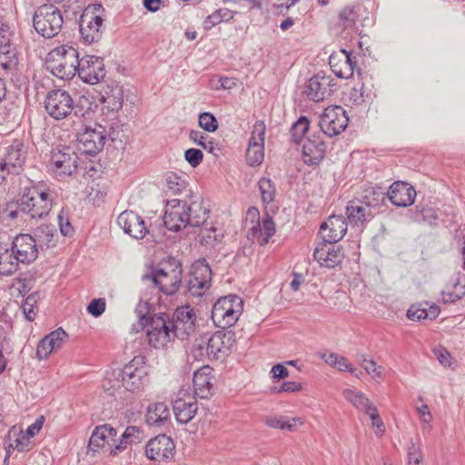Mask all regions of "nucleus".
<instances>
[{"instance_id": "nucleus-62", "label": "nucleus", "mask_w": 465, "mask_h": 465, "mask_svg": "<svg viewBox=\"0 0 465 465\" xmlns=\"http://www.w3.org/2000/svg\"><path fill=\"white\" fill-rule=\"evenodd\" d=\"M407 316L411 321H421L428 319V309L421 305H412L407 312Z\"/></svg>"}, {"instance_id": "nucleus-43", "label": "nucleus", "mask_w": 465, "mask_h": 465, "mask_svg": "<svg viewBox=\"0 0 465 465\" xmlns=\"http://www.w3.org/2000/svg\"><path fill=\"white\" fill-rule=\"evenodd\" d=\"M141 430L136 426H128L120 438H117L115 449L119 452L124 450L127 446L133 442L139 440Z\"/></svg>"}, {"instance_id": "nucleus-8", "label": "nucleus", "mask_w": 465, "mask_h": 465, "mask_svg": "<svg viewBox=\"0 0 465 465\" xmlns=\"http://www.w3.org/2000/svg\"><path fill=\"white\" fill-rule=\"evenodd\" d=\"M114 376L126 391L133 393L143 391L148 382L147 371L141 357H134L123 369L114 371Z\"/></svg>"}, {"instance_id": "nucleus-40", "label": "nucleus", "mask_w": 465, "mask_h": 465, "mask_svg": "<svg viewBox=\"0 0 465 465\" xmlns=\"http://www.w3.org/2000/svg\"><path fill=\"white\" fill-rule=\"evenodd\" d=\"M264 423L271 428L292 431L297 427L298 423L302 424L303 421L300 418H287L273 415L266 417Z\"/></svg>"}, {"instance_id": "nucleus-57", "label": "nucleus", "mask_w": 465, "mask_h": 465, "mask_svg": "<svg viewBox=\"0 0 465 465\" xmlns=\"http://www.w3.org/2000/svg\"><path fill=\"white\" fill-rule=\"evenodd\" d=\"M408 458L409 465H420L422 460L420 446L418 442H415L413 440H410V444L408 447Z\"/></svg>"}, {"instance_id": "nucleus-7", "label": "nucleus", "mask_w": 465, "mask_h": 465, "mask_svg": "<svg viewBox=\"0 0 465 465\" xmlns=\"http://www.w3.org/2000/svg\"><path fill=\"white\" fill-rule=\"evenodd\" d=\"M243 302L237 295L220 298L212 310V320L215 325L225 329L236 323L242 312Z\"/></svg>"}, {"instance_id": "nucleus-59", "label": "nucleus", "mask_w": 465, "mask_h": 465, "mask_svg": "<svg viewBox=\"0 0 465 465\" xmlns=\"http://www.w3.org/2000/svg\"><path fill=\"white\" fill-rule=\"evenodd\" d=\"M366 414L371 420V425L375 430V434L377 436H381L385 431V425L380 417L376 406L371 409Z\"/></svg>"}, {"instance_id": "nucleus-46", "label": "nucleus", "mask_w": 465, "mask_h": 465, "mask_svg": "<svg viewBox=\"0 0 465 465\" xmlns=\"http://www.w3.org/2000/svg\"><path fill=\"white\" fill-rule=\"evenodd\" d=\"M258 186L263 203L269 204L275 199L276 189L273 182L266 177L260 179Z\"/></svg>"}, {"instance_id": "nucleus-24", "label": "nucleus", "mask_w": 465, "mask_h": 465, "mask_svg": "<svg viewBox=\"0 0 465 465\" xmlns=\"http://www.w3.org/2000/svg\"><path fill=\"white\" fill-rule=\"evenodd\" d=\"M117 223L126 234L134 239H143L148 232L143 219L133 211L120 213Z\"/></svg>"}, {"instance_id": "nucleus-21", "label": "nucleus", "mask_w": 465, "mask_h": 465, "mask_svg": "<svg viewBox=\"0 0 465 465\" xmlns=\"http://www.w3.org/2000/svg\"><path fill=\"white\" fill-rule=\"evenodd\" d=\"M331 82L332 80L330 77L320 73L316 74L308 80L303 93L311 101L322 102L333 93Z\"/></svg>"}, {"instance_id": "nucleus-27", "label": "nucleus", "mask_w": 465, "mask_h": 465, "mask_svg": "<svg viewBox=\"0 0 465 465\" xmlns=\"http://www.w3.org/2000/svg\"><path fill=\"white\" fill-rule=\"evenodd\" d=\"M313 257L321 266L334 268L341 262L343 253L340 246L324 242L314 250Z\"/></svg>"}, {"instance_id": "nucleus-37", "label": "nucleus", "mask_w": 465, "mask_h": 465, "mask_svg": "<svg viewBox=\"0 0 465 465\" xmlns=\"http://www.w3.org/2000/svg\"><path fill=\"white\" fill-rule=\"evenodd\" d=\"M40 247H54L56 245L58 235L54 225L42 224L35 231V237Z\"/></svg>"}, {"instance_id": "nucleus-38", "label": "nucleus", "mask_w": 465, "mask_h": 465, "mask_svg": "<svg viewBox=\"0 0 465 465\" xmlns=\"http://www.w3.org/2000/svg\"><path fill=\"white\" fill-rule=\"evenodd\" d=\"M186 212L189 218L188 223L191 226H200L207 219L208 209L203 206L202 200L193 201L190 204H187Z\"/></svg>"}, {"instance_id": "nucleus-64", "label": "nucleus", "mask_w": 465, "mask_h": 465, "mask_svg": "<svg viewBox=\"0 0 465 465\" xmlns=\"http://www.w3.org/2000/svg\"><path fill=\"white\" fill-rule=\"evenodd\" d=\"M57 220L61 234L66 237L73 236L74 232V227L69 222V219L64 215L63 212L58 214Z\"/></svg>"}, {"instance_id": "nucleus-45", "label": "nucleus", "mask_w": 465, "mask_h": 465, "mask_svg": "<svg viewBox=\"0 0 465 465\" xmlns=\"http://www.w3.org/2000/svg\"><path fill=\"white\" fill-rule=\"evenodd\" d=\"M358 18L359 14L357 8L345 6L339 14V24L344 29H353Z\"/></svg>"}, {"instance_id": "nucleus-5", "label": "nucleus", "mask_w": 465, "mask_h": 465, "mask_svg": "<svg viewBox=\"0 0 465 465\" xmlns=\"http://www.w3.org/2000/svg\"><path fill=\"white\" fill-rule=\"evenodd\" d=\"M141 324H146V341L154 349H165L173 341L169 316L165 313L153 314L150 319L140 317Z\"/></svg>"}, {"instance_id": "nucleus-17", "label": "nucleus", "mask_w": 465, "mask_h": 465, "mask_svg": "<svg viewBox=\"0 0 465 465\" xmlns=\"http://www.w3.org/2000/svg\"><path fill=\"white\" fill-rule=\"evenodd\" d=\"M117 444V430L110 424H104L95 427L89 440V450L98 451L108 447L113 456L118 454L119 450L115 449Z\"/></svg>"}, {"instance_id": "nucleus-10", "label": "nucleus", "mask_w": 465, "mask_h": 465, "mask_svg": "<svg viewBox=\"0 0 465 465\" xmlns=\"http://www.w3.org/2000/svg\"><path fill=\"white\" fill-rule=\"evenodd\" d=\"M45 109L53 119L64 120L73 114L74 101L69 92L64 89H53L45 96Z\"/></svg>"}, {"instance_id": "nucleus-2", "label": "nucleus", "mask_w": 465, "mask_h": 465, "mask_svg": "<svg viewBox=\"0 0 465 465\" xmlns=\"http://www.w3.org/2000/svg\"><path fill=\"white\" fill-rule=\"evenodd\" d=\"M78 51L67 45L54 48L46 58V68L55 77L62 80H70L77 73L79 67Z\"/></svg>"}, {"instance_id": "nucleus-13", "label": "nucleus", "mask_w": 465, "mask_h": 465, "mask_svg": "<svg viewBox=\"0 0 465 465\" xmlns=\"http://www.w3.org/2000/svg\"><path fill=\"white\" fill-rule=\"evenodd\" d=\"M195 320V312L190 306L177 308L173 318H169L170 328L174 338L183 341L194 333Z\"/></svg>"}, {"instance_id": "nucleus-20", "label": "nucleus", "mask_w": 465, "mask_h": 465, "mask_svg": "<svg viewBox=\"0 0 465 465\" xmlns=\"http://www.w3.org/2000/svg\"><path fill=\"white\" fill-rule=\"evenodd\" d=\"M444 303H454L465 296V274L460 272H451L445 276L440 292Z\"/></svg>"}, {"instance_id": "nucleus-39", "label": "nucleus", "mask_w": 465, "mask_h": 465, "mask_svg": "<svg viewBox=\"0 0 465 465\" xmlns=\"http://www.w3.org/2000/svg\"><path fill=\"white\" fill-rule=\"evenodd\" d=\"M342 395L360 411L367 413L375 406L361 391L346 389L343 391Z\"/></svg>"}, {"instance_id": "nucleus-54", "label": "nucleus", "mask_w": 465, "mask_h": 465, "mask_svg": "<svg viewBox=\"0 0 465 465\" xmlns=\"http://www.w3.org/2000/svg\"><path fill=\"white\" fill-rule=\"evenodd\" d=\"M190 139L209 153H214L216 144L212 140H209L208 137L203 135V134L201 132L191 131Z\"/></svg>"}, {"instance_id": "nucleus-55", "label": "nucleus", "mask_w": 465, "mask_h": 465, "mask_svg": "<svg viewBox=\"0 0 465 465\" xmlns=\"http://www.w3.org/2000/svg\"><path fill=\"white\" fill-rule=\"evenodd\" d=\"M9 438L12 439V437H15L14 443H11V446L16 448L18 451H24L26 450L28 443H29V438L22 431H17L15 428L12 429L9 431Z\"/></svg>"}, {"instance_id": "nucleus-28", "label": "nucleus", "mask_w": 465, "mask_h": 465, "mask_svg": "<svg viewBox=\"0 0 465 465\" xmlns=\"http://www.w3.org/2000/svg\"><path fill=\"white\" fill-rule=\"evenodd\" d=\"M275 233V224L269 214H265L262 223L260 222L252 223L248 229L247 238L252 242H257L260 245H265L270 238Z\"/></svg>"}, {"instance_id": "nucleus-53", "label": "nucleus", "mask_w": 465, "mask_h": 465, "mask_svg": "<svg viewBox=\"0 0 465 465\" xmlns=\"http://www.w3.org/2000/svg\"><path fill=\"white\" fill-rule=\"evenodd\" d=\"M309 120L306 117H300L292 126L291 135L292 141L299 143L309 129Z\"/></svg>"}, {"instance_id": "nucleus-31", "label": "nucleus", "mask_w": 465, "mask_h": 465, "mask_svg": "<svg viewBox=\"0 0 465 465\" xmlns=\"http://www.w3.org/2000/svg\"><path fill=\"white\" fill-rule=\"evenodd\" d=\"M325 143L319 136L307 138L302 144V159L306 164H318L324 157Z\"/></svg>"}, {"instance_id": "nucleus-58", "label": "nucleus", "mask_w": 465, "mask_h": 465, "mask_svg": "<svg viewBox=\"0 0 465 465\" xmlns=\"http://www.w3.org/2000/svg\"><path fill=\"white\" fill-rule=\"evenodd\" d=\"M23 312L25 318L28 321H34L36 316L37 306H36V298L35 295H29L25 300V302L22 306Z\"/></svg>"}, {"instance_id": "nucleus-22", "label": "nucleus", "mask_w": 465, "mask_h": 465, "mask_svg": "<svg viewBox=\"0 0 465 465\" xmlns=\"http://www.w3.org/2000/svg\"><path fill=\"white\" fill-rule=\"evenodd\" d=\"M14 259L23 263L35 261L38 255L36 240L29 234H20L12 242Z\"/></svg>"}, {"instance_id": "nucleus-33", "label": "nucleus", "mask_w": 465, "mask_h": 465, "mask_svg": "<svg viewBox=\"0 0 465 465\" xmlns=\"http://www.w3.org/2000/svg\"><path fill=\"white\" fill-rule=\"evenodd\" d=\"M348 222L354 226H360L371 221L376 214L373 210L361 202L351 201L346 208Z\"/></svg>"}, {"instance_id": "nucleus-12", "label": "nucleus", "mask_w": 465, "mask_h": 465, "mask_svg": "<svg viewBox=\"0 0 465 465\" xmlns=\"http://www.w3.org/2000/svg\"><path fill=\"white\" fill-rule=\"evenodd\" d=\"M50 166L54 175L57 179L71 176L77 170V153L70 147H64L61 150L53 151Z\"/></svg>"}, {"instance_id": "nucleus-1", "label": "nucleus", "mask_w": 465, "mask_h": 465, "mask_svg": "<svg viewBox=\"0 0 465 465\" xmlns=\"http://www.w3.org/2000/svg\"><path fill=\"white\" fill-rule=\"evenodd\" d=\"M57 198V193L45 185L26 188L18 201L19 212L30 219H41L46 216Z\"/></svg>"}, {"instance_id": "nucleus-16", "label": "nucleus", "mask_w": 465, "mask_h": 465, "mask_svg": "<svg viewBox=\"0 0 465 465\" xmlns=\"http://www.w3.org/2000/svg\"><path fill=\"white\" fill-rule=\"evenodd\" d=\"M174 450V442L165 434H160L150 440L145 448L147 458L158 462H168L173 460Z\"/></svg>"}, {"instance_id": "nucleus-29", "label": "nucleus", "mask_w": 465, "mask_h": 465, "mask_svg": "<svg viewBox=\"0 0 465 465\" xmlns=\"http://www.w3.org/2000/svg\"><path fill=\"white\" fill-rule=\"evenodd\" d=\"M357 64L355 57L351 53L341 50L340 55L330 56V66L336 76L348 79L352 76Z\"/></svg>"}, {"instance_id": "nucleus-42", "label": "nucleus", "mask_w": 465, "mask_h": 465, "mask_svg": "<svg viewBox=\"0 0 465 465\" xmlns=\"http://www.w3.org/2000/svg\"><path fill=\"white\" fill-rule=\"evenodd\" d=\"M234 15L235 12L228 8L217 9L205 18L203 21V27L205 30H211L213 26L221 24L222 22L231 21L233 19Z\"/></svg>"}, {"instance_id": "nucleus-23", "label": "nucleus", "mask_w": 465, "mask_h": 465, "mask_svg": "<svg viewBox=\"0 0 465 465\" xmlns=\"http://www.w3.org/2000/svg\"><path fill=\"white\" fill-rule=\"evenodd\" d=\"M103 22L104 19L90 8L84 12L80 17V33L86 43L92 44L100 39Z\"/></svg>"}, {"instance_id": "nucleus-9", "label": "nucleus", "mask_w": 465, "mask_h": 465, "mask_svg": "<svg viewBox=\"0 0 465 465\" xmlns=\"http://www.w3.org/2000/svg\"><path fill=\"white\" fill-rule=\"evenodd\" d=\"M25 161V149L18 140L9 146L0 148V183L9 174H17Z\"/></svg>"}, {"instance_id": "nucleus-47", "label": "nucleus", "mask_w": 465, "mask_h": 465, "mask_svg": "<svg viewBox=\"0 0 465 465\" xmlns=\"http://www.w3.org/2000/svg\"><path fill=\"white\" fill-rule=\"evenodd\" d=\"M104 104L111 109V111H119L124 103V91L120 87H115L111 90L109 94L104 97Z\"/></svg>"}, {"instance_id": "nucleus-4", "label": "nucleus", "mask_w": 465, "mask_h": 465, "mask_svg": "<svg viewBox=\"0 0 465 465\" xmlns=\"http://www.w3.org/2000/svg\"><path fill=\"white\" fill-rule=\"evenodd\" d=\"M78 124L74 123V131L76 133V141L78 149L84 153L94 155L98 153L104 146L106 141L105 128L96 123L85 124L80 118Z\"/></svg>"}, {"instance_id": "nucleus-61", "label": "nucleus", "mask_w": 465, "mask_h": 465, "mask_svg": "<svg viewBox=\"0 0 465 465\" xmlns=\"http://www.w3.org/2000/svg\"><path fill=\"white\" fill-rule=\"evenodd\" d=\"M417 411L420 415L421 425L424 430L430 431L432 427L430 422L432 420L431 413L427 404H423L420 407H417Z\"/></svg>"}, {"instance_id": "nucleus-25", "label": "nucleus", "mask_w": 465, "mask_h": 465, "mask_svg": "<svg viewBox=\"0 0 465 465\" xmlns=\"http://www.w3.org/2000/svg\"><path fill=\"white\" fill-rule=\"evenodd\" d=\"M386 194L393 205L407 207L414 203L416 191L410 183L398 181L390 186Z\"/></svg>"}, {"instance_id": "nucleus-35", "label": "nucleus", "mask_w": 465, "mask_h": 465, "mask_svg": "<svg viewBox=\"0 0 465 465\" xmlns=\"http://www.w3.org/2000/svg\"><path fill=\"white\" fill-rule=\"evenodd\" d=\"M170 417V411L164 402H156L147 407L145 420L149 425L161 426Z\"/></svg>"}, {"instance_id": "nucleus-44", "label": "nucleus", "mask_w": 465, "mask_h": 465, "mask_svg": "<svg viewBox=\"0 0 465 465\" xmlns=\"http://www.w3.org/2000/svg\"><path fill=\"white\" fill-rule=\"evenodd\" d=\"M199 237L202 245L214 247L216 243L221 242L223 233L222 230H218L213 226L204 227L201 230Z\"/></svg>"}, {"instance_id": "nucleus-48", "label": "nucleus", "mask_w": 465, "mask_h": 465, "mask_svg": "<svg viewBox=\"0 0 465 465\" xmlns=\"http://www.w3.org/2000/svg\"><path fill=\"white\" fill-rule=\"evenodd\" d=\"M191 354L196 361H203L206 357L212 359L209 353L208 346L204 334L197 338L191 349Z\"/></svg>"}, {"instance_id": "nucleus-14", "label": "nucleus", "mask_w": 465, "mask_h": 465, "mask_svg": "<svg viewBox=\"0 0 465 465\" xmlns=\"http://www.w3.org/2000/svg\"><path fill=\"white\" fill-rule=\"evenodd\" d=\"M77 74L80 79L86 84L99 83L106 74L104 59L96 55L83 56L79 61Z\"/></svg>"}, {"instance_id": "nucleus-15", "label": "nucleus", "mask_w": 465, "mask_h": 465, "mask_svg": "<svg viewBox=\"0 0 465 465\" xmlns=\"http://www.w3.org/2000/svg\"><path fill=\"white\" fill-rule=\"evenodd\" d=\"M173 411L179 423L187 424L195 417L198 411L195 396L188 391H179L173 401Z\"/></svg>"}, {"instance_id": "nucleus-34", "label": "nucleus", "mask_w": 465, "mask_h": 465, "mask_svg": "<svg viewBox=\"0 0 465 465\" xmlns=\"http://www.w3.org/2000/svg\"><path fill=\"white\" fill-rule=\"evenodd\" d=\"M208 346L209 353L212 359H218L224 356L229 351L231 336L223 331H216L213 334H204Z\"/></svg>"}, {"instance_id": "nucleus-30", "label": "nucleus", "mask_w": 465, "mask_h": 465, "mask_svg": "<svg viewBox=\"0 0 465 465\" xmlns=\"http://www.w3.org/2000/svg\"><path fill=\"white\" fill-rule=\"evenodd\" d=\"M67 337V333L62 328L50 332L39 341L36 357L39 360L46 359L53 351L60 349L64 345Z\"/></svg>"}, {"instance_id": "nucleus-63", "label": "nucleus", "mask_w": 465, "mask_h": 465, "mask_svg": "<svg viewBox=\"0 0 465 465\" xmlns=\"http://www.w3.org/2000/svg\"><path fill=\"white\" fill-rule=\"evenodd\" d=\"M203 154L201 150L195 148H190L185 151L184 158L190 163L191 166L196 167L203 161Z\"/></svg>"}, {"instance_id": "nucleus-36", "label": "nucleus", "mask_w": 465, "mask_h": 465, "mask_svg": "<svg viewBox=\"0 0 465 465\" xmlns=\"http://www.w3.org/2000/svg\"><path fill=\"white\" fill-rule=\"evenodd\" d=\"M387 194L381 188L370 186L363 189L361 200L359 201L377 213L378 208L385 202Z\"/></svg>"}, {"instance_id": "nucleus-19", "label": "nucleus", "mask_w": 465, "mask_h": 465, "mask_svg": "<svg viewBox=\"0 0 465 465\" xmlns=\"http://www.w3.org/2000/svg\"><path fill=\"white\" fill-rule=\"evenodd\" d=\"M186 209L187 203L181 200L173 199L169 201L163 215L165 227L170 231L177 232L189 225Z\"/></svg>"}, {"instance_id": "nucleus-51", "label": "nucleus", "mask_w": 465, "mask_h": 465, "mask_svg": "<svg viewBox=\"0 0 465 465\" xmlns=\"http://www.w3.org/2000/svg\"><path fill=\"white\" fill-rule=\"evenodd\" d=\"M211 282H203L197 277L190 275L188 280L187 288L188 292L193 296H202L204 292L209 289Z\"/></svg>"}, {"instance_id": "nucleus-56", "label": "nucleus", "mask_w": 465, "mask_h": 465, "mask_svg": "<svg viewBox=\"0 0 465 465\" xmlns=\"http://www.w3.org/2000/svg\"><path fill=\"white\" fill-rule=\"evenodd\" d=\"M199 125L205 131L213 133L218 129V122L213 114L204 112L199 115Z\"/></svg>"}, {"instance_id": "nucleus-32", "label": "nucleus", "mask_w": 465, "mask_h": 465, "mask_svg": "<svg viewBox=\"0 0 465 465\" xmlns=\"http://www.w3.org/2000/svg\"><path fill=\"white\" fill-rule=\"evenodd\" d=\"M213 369L209 366H203L198 369L193 374L194 393L201 399H208L213 394V377L212 376Z\"/></svg>"}, {"instance_id": "nucleus-26", "label": "nucleus", "mask_w": 465, "mask_h": 465, "mask_svg": "<svg viewBox=\"0 0 465 465\" xmlns=\"http://www.w3.org/2000/svg\"><path fill=\"white\" fill-rule=\"evenodd\" d=\"M347 228L348 223L342 215H331L322 223L320 230L323 233V242L336 243L343 238Z\"/></svg>"}, {"instance_id": "nucleus-49", "label": "nucleus", "mask_w": 465, "mask_h": 465, "mask_svg": "<svg viewBox=\"0 0 465 465\" xmlns=\"http://www.w3.org/2000/svg\"><path fill=\"white\" fill-rule=\"evenodd\" d=\"M167 190L173 194H180L185 188V180L176 173H168L165 177Z\"/></svg>"}, {"instance_id": "nucleus-41", "label": "nucleus", "mask_w": 465, "mask_h": 465, "mask_svg": "<svg viewBox=\"0 0 465 465\" xmlns=\"http://www.w3.org/2000/svg\"><path fill=\"white\" fill-rule=\"evenodd\" d=\"M18 64L17 53L12 44L0 46V66L5 71H13Z\"/></svg>"}, {"instance_id": "nucleus-60", "label": "nucleus", "mask_w": 465, "mask_h": 465, "mask_svg": "<svg viewBox=\"0 0 465 465\" xmlns=\"http://www.w3.org/2000/svg\"><path fill=\"white\" fill-rule=\"evenodd\" d=\"M361 366L373 378L381 377L383 368L378 365L373 360H368L365 356H362Z\"/></svg>"}, {"instance_id": "nucleus-50", "label": "nucleus", "mask_w": 465, "mask_h": 465, "mask_svg": "<svg viewBox=\"0 0 465 465\" xmlns=\"http://www.w3.org/2000/svg\"><path fill=\"white\" fill-rule=\"evenodd\" d=\"M190 275L197 277L203 282H211L212 271L205 260L197 261L193 264Z\"/></svg>"}, {"instance_id": "nucleus-6", "label": "nucleus", "mask_w": 465, "mask_h": 465, "mask_svg": "<svg viewBox=\"0 0 465 465\" xmlns=\"http://www.w3.org/2000/svg\"><path fill=\"white\" fill-rule=\"evenodd\" d=\"M33 23L39 35L45 38H52L60 33L64 18L61 10L57 6L45 4L37 7Z\"/></svg>"}, {"instance_id": "nucleus-11", "label": "nucleus", "mask_w": 465, "mask_h": 465, "mask_svg": "<svg viewBox=\"0 0 465 465\" xmlns=\"http://www.w3.org/2000/svg\"><path fill=\"white\" fill-rule=\"evenodd\" d=\"M349 117L340 105H331L324 109L320 116L319 125L323 134L329 137L338 135L345 130Z\"/></svg>"}, {"instance_id": "nucleus-52", "label": "nucleus", "mask_w": 465, "mask_h": 465, "mask_svg": "<svg viewBox=\"0 0 465 465\" xmlns=\"http://www.w3.org/2000/svg\"><path fill=\"white\" fill-rule=\"evenodd\" d=\"M18 262L12 260V254L6 250L0 255V273L3 275H11L17 271Z\"/></svg>"}, {"instance_id": "nucleus-18", "label": "nucleus", "mask_w": 465, "mask_h": 465, "mask_svg": "<svg viewBox=\"0 0 465 465\" xmlns=\"http://www.w3.org/2000/svg\"><path fill=\"white\" fill-rule=\"evenodd\" d=\"M265 131L263 122L258 121L254 124L246 151V161L250 166L260 165L263 161Z\"/></svg>"}, {"instance_id": "nucleus-3", "label": "nucleus", "mask_w": 465, "mask_h": 465, "mask_svg": "<svg viewBox=\"0 0 465 465\" xmlns=\"http://www.w3.org/2000/svg\"><path fill=\"white\" fill-rule=\"evenodd\" d=\"M182 278L181 262L174 258H170L163 262L161 267L153 271L151 275H144L143 281L152 282L160 292L165 295H173L179 291Z\"/></svg>"}]
</instances>
